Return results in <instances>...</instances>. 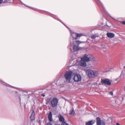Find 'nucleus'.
<instances>
[{"label": "nucleus", "instance_id": "obj_1", "mask_svg": "<svg viewBox=\"0 0 125 125\" xmlns=\"http://www.w3.org/2000/svg\"><path fill=\"white\" fill-rule=\"evenodd\" d=\"M83 35L82 33H77L74 32L71 33L70 36L69 42L70 48L72 47L73 51L75 52L79 51L80 49L79 44L82 43H85L84 42H81L76 40Z\"/></svg>", "mask_w": 125, "mask_h": 125}, {"label": "nucleus", "instance_id": "obj_2", "mask_svg": "<svg viewBox=\"0 0 125 125\" xmlns=\"http://www.w3.org/2000/svg\"><path fill=\"white\" fill-rule=\"evenodd\" d=\"M73 72L71 71H67L65 73L64 77L67 82L70 83L72 77L73 75Z\"/></svg>", "mask_w": 125, "mask_h": 125}, {"label": "nucleus", "instance_id": "obj_3", "mask_svg": "<svg viewBox=\"0 0 125 125\" xmlns=\"http://www.w3.org/2000/svg\"><path fill=\"white\" fill-rule=\"evenodd\" d=\"M86 73L89 78L96 77V72L95 71L91 69H88L86 70Z\"/></svg>", "mask_w": 125, "mask_h": 125}, {"label": "nucleus", "instance_id": "obj_4", "mask_svg": "<svg viewBox=\"0 0 125 125\" xmlns=\"http://www.w3.org/2000/svg\"><path fill=\"white\" fill-rule=\"evenodd\" d=\"M96 2L98 4V6H101L102 9L104 10V12L108 14V15L111 18L115 20V19L113 17H112L109 14L108 12L106 10H105V8L104 7L102 3L99 0H95Z\"/></svg>", "mask_w": 125, "mask_h": 125}, {"label": "nucleus", "instance_id": "obj_5", "mask_svg": "<svg viewBox=\"0 0 125 125\" xmlns=\"http://www.w3.org/2000/svg\"><path fill=\"white\" fill-rule=\"evenodd\" d=\"M59 100L56 98H53L51 100V106L54 108L56 107L58 103Z\"/></svg>", "mask_w": 125, "mask_h": 125}, {"label": "nucleus", "instance_id": "obj_6", "mask_svg": "<svg viewBox=\"0 0 125 125\" xmlns=\"http://www.w3.org/2000/svg\"><path fill=\"white\" fill-rule=\"evenodd\" d=\"M81 60H83L86 62H89L91 60V58L90 55L85 54L81 58Z\"/></svg>", "mask_w": 125, "mask_h": 125}, {"label": "nucleus", "instance_id": "obj_7", "mask_svg": "<svg viewBox=\"0 0 125 125\" xmlns=\"http://www.w3.org/2000/svg\"><path fill=\"white\" fill-rule=\"evenodd\" d=\"M97 123V125H105V121L103 120H101L100 118L99 117L96 118Z\"/></svg>", "mask_w": 125, "mask_h": 125}, {"label": "nucleus", "instance_id": "obj_8", "mask_svg": "<svg viewBox=\"0 0 125 125\" xmlns=\"http://www.w3.org/2000/svg\"><path fill=\"white\" fill-rule=\"evenodd\" d=\"M73 80L76 82H80L81 80V76L79 74H76L74 76Z\"/></svg>", "mask_w": 125, "mask_h": 125}, {"label": "nucleus", "instance_id": "obj_9", "mask_svg": "<svg viewBox=\"0 0 125 125\" xmlns=\"http://www.w3.org/2000/svg\"><path fill=\"white\" fill-rule=\"evenodd\" d=\"M101 83L102 84H106L108 85H110L111 84V83L109 80L107 79H102Z\"/></svg>", "mask_w": 125, "mask_h": 125}, {"label": "nucleus", "instance_id": "obj_10", "mask_svg": "<svg viewBox=\"0 0 125 125\" xmlns=\"http://www.w3.org/2000/svg\"><path fill=\"white\" fill-rule=\"evenodd\" d=\"M59 121L61 122H62V125H69L68 124L65 122H64V117L61 115H60L59 116Z\"/></svg>", "mask_w": 125, "mask_h": 125}, {"label": "nucleus", "instance_id": "obj_11", "mask_svg": "<svg viewBox=\"0 0 125 125\" xmlns=\"http://www.w3.org/2000/svg\"><path fill=\"white\" fill-rule=\"evenodd\" d=\"M86 62L83 60H81L79 61V63L81 66L83 67H84L86 65Z\"/></svg>", "mask_w": 125, "mask_h": 125}, {"label": "nucleus", "instance_id": "obj_12", "mask_svg": "<svg viewBox=\"0 0 125 125\" xmlns=\"http://www.w3.org/2000/svg\"><path fill=\"white\" fill-rule=\"evenodd\" d=\"M0 83L3 85H5L7 87H10L11 88H16V87H13L12 86H11L9 84H7V83H6L4 82L3 81L0 79Z\"/></svg>", "mask_w": 125, "mask_h": 125}, {"label": "nucleus", "instance_id": "obj_13", "mask_svg": "<svg viewBox=\"0 0 125 125\" xmlns=\"http://www.w3.org/2000/svg\"><path fill=\"white\" fill-rule=\"evenodd\" d=\"M95 121L94 120H92L86 122L85 123V125H93L95 122Z\"/></svg>", "mask_w": 125, "mask_h": 125}, {"label": "nucleus", "instance_id": "obj_14", "mask_svg": "<svg viewBox=\"0 0 125 125\" xmlns=\"http://www.w3.org/2000/svg\"><path fill=\"white\" fill-rule=\"evenodd\" d=\"M30 118L31 121L34 120L35 119V113L33 110H32V111L31 113V115Z\"/></svg>", "mask_w": 125, "mask_h": 125}, {"label": "nucleus", "instance_id": "obj_15", "mask_svg": "<svg viewBox=\"0 0 125 125\" xmlns=\"http://www.w3.org/2000/svg\"><path fill=\"white\" fill-rule=\"evenodd\" d=\"M106 35L108 37L111 38H113L115 36L114 33L111 32H108Z\"/></svg>", "mask_w": 125, "mask_h": 125}, {"label": "nucleus", "instance_id": "obj_16", "mask_svg": "<svg viewBox=\"0 0 125 125\" xmlns=\"http://www.w3.org/2000/svg\"><path fill=\"white\" fill-rule=\"evenodd\" d=\"M52 114L51 112H50L48 115V118L50 122H52Z\"/></svg>", "mask_w": 125, "mask_h": 125}, {"label": "nucleus", "instance_id": "obj_17", "mask_svg": "<svg viewBox=\"0 0 125 125\" xmlns=\"http://www.w3.org/2000/svg\"><path fill=\"white\" fill-rule=\"evenodd\" d=\"M75 112L73 108L72 109L70 110L69 112V114L70 115H72Z\"/></svg>", "mask_w": 125, "mask_h": 125}, {"label": "nucleus", "instance_id": "obj_18", "mask_svg": "<svg viewBox=\"0 0 125 125\" xmlns=\"http://www.w3.org/2000/svg\"><path fill=\"white\" fill-rule=\"evenodd\" d=\"M97 37L96 35H94L91 36V38L92 39H94Z\"/></svg>", "mask_w": 125, "mask_h": 125}, {"label": "nucleus", "instance_id": "obj_19", "mask_svg": "<svg viewBox=\"0 0 125 125\" xmlns=\"http://www.w3.org/2000/svg\"><path fill=\"white\" fill-rule=\"evenodd\" d=\"M123 74H121L120 76L119 77V78L118 79H117V80L118 79H121L123 77Z\"/></svg>", "mask_w": 125, "mask_h": 125}, {"label": "nucleus", "instance_id": "obj_20", "mask_svg": "<svg viewBox=\"0 0 125 125\" xmlns=\"http://www.w3.org/2000/svg\"><path fill=\"white\" fill-rule=\"evenodd\" d=\"M21 95V94H18V95H17V96L19 97V98L20 100V102H21V97H20Z\"/></svg>", "mask_w": 125, "mask_h": 125}, {"label": "nucleus", "instance_id": "obj_21", "mask_svg": "<svg viewBox=\"0 0 125 125\" xmlns=\"http://www.w3.org/2000/svg\"><path fill=\"white\" fill-rule=\"evenodd\" d=\"M45 125H52L50 122H48Z\"/></svg>", "mask_w": 125, "mask_h": 125}, {"label": "nucleus", "instance_id": "obj_22", "mask_svg": "<svg viewBox=\"0 0 125 125\" xmlns=\"http://www.w3.org/2000/svg\"><path fill=\"white\" fill-rule=\"evenodd\" d=\"M31 8L33 10H35V11H38V10L37 9H36L35 8Z\"/></svg>", "mask_w": 125, "mask_h": 125}, {"label": "nucleus", "instance_id": "obj_23", "mask_svg": "<svg viewBox=\"0 0 125 125\" xmlns=\"http://www.w3.org/2000/svg\"><path fill=\"white\" fill-rule=\"evenodd\" d=\"M109 94L111 95H112L113 94V92H109Z\"/></svg>", "mask_w": 125, "mask_h": 125}, {"label": "nucleus", "instance_id": "obj_24", "mask_svg": "<svg viewBox=\"0 0 125 125\" xmlns=\"http://www.w3.org/2000/svg\"><path fill=\"white\" fill-rule=\"evenodd\" d=\"M57 20H58V21H59L60 22H61L64 25H65V26H66H66L63 23V22L62 21H61L60 20H59V19H57Z\"/></svg>", "mask_w": 125, "mask_h": 125}, {"label": "nucleus", "instance_id": "obj_25", "mask_svg": "<svg viewBox=\"0 0 125 125\" xmlns=\"http://www.w3.org/2000/svg\"><path fill=\"white\" fill-rule=\"evenodd\" d=\"M122 23L123 24L125 25V21H122Z\"/></svg>", "mask_w": 125, "mask_h": 125}, {"label": "nucleus", "instance_id": "obj_26", "mask_svg": "<svg viewBox=\"0 0 125 125\" xmlns=\"http://www.w3.org/2000/svg\"><path fill=\"white\" fill-rule=\"evenodd\" d=\"M3 0H0V4L1 3H2L3 1Z\"/></svg>", "mask_w": 125, "mask_h": 125}, {"label": "nucleus", "instance_id": "obj_27", "mask_svg": "<svg viewBox=\"0 0 125 125\" xmlns=\"http://www.w3.org/2000/svg\"><path fill=\"white\" fill-rule=\"evenodd\" d=\"M42 96H43L44 97L45 96V95L44 94H42Z\"/></svg>", "mask_w": 125, "mask_h": 125}, {"label": "nucleus", "instance_id": "obj_28", "mask_svg": "<svg viewBox=\"0 0 125 125\" xmlns=\"http://www.w3.org/2000/svg\"><path fill=\"white\" fill-rule=\"evenodd\" d=\"M116 125H120L119 123H117L116 124Z\"/></svg>", "mask_w": 125, "mask_h": 125}, {"label": "nucleus", "instance_id": "obj_29", "mask_svg": "<svg viewBox=\"0 0 125 125\" xmlns=\"http://www.w3.org/2000/svg\"><path fill=\"white\" fill-rule=\"evenodd\" d=\"M54 125H60V124H55Z\"/></svg>", "mask_w": 125, "mask_h": 125}, {"label": "nucleus", "instance_id": "obj_30", "mask_svg": "<svg viewBox=\"0 0 125 125\" xmlns=\"http://www.w3.org/2000/svg\"><path fill=\"white\" fill-rule=\"evenodd\" d=\"M124 68L125 69V66H124Z\"/></svg>", "mask_w": 125, "mask_h": 125}, {"label": "nucleus", "instance_id": "obj_31", "mask_svg": "<svg viewBox=\"0 0 125 125\" xmlns=\"http://www.w3.org/2000/svg\"><path fill=\"white\" fill-rule=\"evenodd\" d=\"M106 26H108V27H109V26L108 25H106Z\"/></svg>", "mask_w": 125, "mask_h": 125}, {"label": "nucleus", "instance_id": "obj_32", "mask_svg": "<svg viewBox=\"0 0 125 125\" xmlns=\"http://www.w3.org/2000/svg\"><path fill=\"white\" fill-rule=\"evenodd\" d=\"M15 92L16 93H18L16 91H15Z\"/></svg>", "mask_w": 125, "mask_h": 125}, {"label": "nucleus", "instance_id": "obj_33", "mask_svg": "<svg viewBox=\"0 0 125 125\" xmlns=\"http://www.w3.org/2000/svg\"><path fill=\"white\" fill-rule=\"evenodd\" d=\"M39 121L40 122L41 121V120H39Z\"/></svg>", "mask_w": 125, "mask_h": 125}]
</instances>
